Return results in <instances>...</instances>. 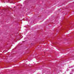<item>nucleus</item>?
<instances>
[{
  "label": "nucleus",
  "mask_w": 74,
  "mask_h": 74,
  "mask_svg": "<svg viewBox=\"0 0 74 74\" xmlns=\"http://www.w3.org/2000/svg\"><path fill=\"white\" fill-rule=\"evenodd\" d=\"M32 44H33L31 43V45H32Z\"/></svg>",
  "instance_id": "1"
}]
</instances>
